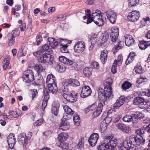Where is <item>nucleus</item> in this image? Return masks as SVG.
<instances>
[{"instance_id": "44", "label": "nucleus", "mask_w": 150, "mask_h": 150, "mask_svg": "<svg viewBox=\"0 0 150 150\" xmlns=\"http://www.w3.org/2000/svg\"><path fill=\"white\" fill-rule=\"evenodd\" d=\"M67 100L71 103H74L76 101V98L74 97L72 93H69L68 95Z\"/></svg>"}, {"instance_id": "23", "label": "nucleus", "mask_w": 150, "mask_h": 150, "mask_svg": "<svg viewBox=\"0 0 150 150\" xmlns=\"http://www.w3.org/2000/svg\"><path fill=\"white\" fill-rule=\"evenodd\" d=\"M59 60L61 62L68 65H72L74 62L64 56H60L59 57Z\"/></svg>"}, {"instance_id": "13", "label": "nucleus", "mask_w": 150, "mask_h": 150, "mask_svg": "<svg viewBox=\"0 0 150 150\" xmlns=\"http://www.w3.org/2000/svg\"><path fill=\"white\" fill-rule=\"evenodd\" d=\"M128 99L127 97L124 96H120L117 99L116 102L114 104L113 107L114 108H117L124 103Z\"/></svg>"}, {"instance_id": "55", "label": "nucleus", "mask_w": 150, "mask_h": 150, "mask_svg": "<svg viewBox=\"0 0 150 150\" xmlns=\"http://www.w3.org/2000/svg\"><path fill=\"white\" fill-rule=\"evenodd\" d=\"M112 120V119L111 117H106L104 119V120L103 121L108 125L109 123Z\"/></svg>"}, {"instance_id": "20", "label": "nucleus", "mask_w": 150, "mask_h": 150, "mask_svg": "<svg viewBox=\"0 0 150 150\" xmlns=\"http://www.w3.org/2000/svg\"><path fill=\"white\" fill-rule=\"evenodd\" d=\"M56 78L53 75L51 74L47 76L46 81L47 85L56 83Z\"/></svg>"}, {"instance_id": "17", "label": "nucleus", "mask_w": 150, "mask_h": 150, "mask_svg": "<svg viewBox=\"0 0 150 150\" xmlns=\"http://www.w3.org/2000/svg\"><path fill=\"white\" fill-rule=\"evenodd\" d=\"M125 41L126 45L129 47L134 45L135 43V40L132 36L129 35L125 36Z\"/></svg>"}, {"instance_id": "31", "label": "nucleus", "mask_w": 150, "mask_h": 150, "mask_svg": "<svg viewBox=\"0 0 150 150\" xmlns=\"http://www.w3.org/2000/svg\"><path fill=\"white\" fill-rule=\"evenodd\" d=\"M48 44H49L51 48H54L58 44L57 42L53 38H49L48 39Z\"/></svg>"}, {"instance_id": "34", "label": "nucleus", "mask_w": 150, "mask_h": 150, "mask_svg": "<svg viewBox=\"0 0 150 150\" xmlns=\"http://www.w3.org/2000/svg\"><path fill=\"white\" fill-rule=\"evenodd\" d=\"M119 28L117 27H115L112 29L110 36L115 37V38H117L119 35Z\"/></svg>"}, {"instance_id": "11", "label": "nucleus", "mask_w": 150, "mask_h": 150, "mask_svg": "<svg viewBox=\"0 0 150 150\" xmlns=\"http://www.w3.org/2000/svg\"><path fill=\"white\" fill-rule=\"evenodd\" d=\"M91 93V90L88 86H85L82 87L81 96L84 98L90 96Z\"/></svg>"}, {"instance_id": "50", "label": "nucleus", "mask_w": 150, "mask_h": 150, "mask_svg": "<svg viewBox=\"0 0 150 150\" xmlns=\"http://www.w3.org/2000/svg\"><path fill=\"white\" fill-rule=\"evenodd\" d=\"M144 109H146V110L148 112H150V101L146 102V100L144 102Z\"/></svg>"}, {"instance_id": "33", "label": "nucleus", "mask_w": 150, "mask_h": 150, "mask_svg": "<svg viewBox=\"0 0 150 150\" xmlns=\"http://www.w3.org/2000/svg\"><path fill=\"white\" fill-rule=\"evenodd\" d=\"M67 138L68 135L65 133H62L58 135V140L59 141L61 142L66 140Z\"/></svg>"}, {"instance_id": "42", "label": "nucleus", "mask_w": 150, "mask_h": 150, "mask_svg": "<svg viewBox=\"0 0 150 150\" xmlns=\"http://www.w3.org/2000/svg\"><path fill=\"white\" fill-rule=\"evenodd\" d=\"M132 86V84L127 81L125 82L122 85V88L124 90H126L129 89Z\"/></svg>"}, {"instance_id": "24", "label": "nucleus", "mask_w": 150, "mask_h": 150, "mask_svg": "<svg viewBox=\"0 0 150 150\" xmlns=\"http://www.w3.org/2000/svg\"><path fill=\"white\" fill-rule=\"evenodd\" d=\"M59 104L58 103H54L52 107L51 111L52 113L55 115L57 116L58 114Z\"/></svg>"}, {"instance_id": "1", "label": "nucleus", "mask_w": 150, "mask_h": 150, "mask_svg": "<svg viewBox=\"0 0 150 150\" xmlns=\"http://www.w3.org/2000/svg\"><path fill=\"white\" fill-rule=\"evenodd\" d=\"M52 52L48 45L42 46L37 51L33 53V55L38 57V60L41 63H48L50 64H53L54 61L53 57L50 54Z\"/></svg>"}, {"instance_id": "59", "label": "nucleus", "mask_w": 150, "mask_h": 150, "mask_svg": "<svg viewBox=\"0 0 150 150\" xmlns=\"http://www.w3.org/2000/svg\"><path fill=\"white\" fill-rule=\"evenodd\" d=\"M147 81V79L146 78L141 77L137 80V82L141 83L144 82H146Z\"/></svg>"}, {"instance_id": "38", "label": "nucleus", "mask_w": 150, "mask_h": 150, "mask_svg": "<svg viewBox=\"0 0 150 150\" xmlns=\"http://www.w3.org/2000/svg\"><path fill=\"white\" fill-rule=\"evenodd\" d=\"M147 41H142L139 44V46L140 49L142 50L145 49L148 47V45Z\"/></svg>"}, {"instance_id": "27", "label": "nucleus", "mask_w": 150, "mask_h": 150, "mask_svg": "<svg viewBox=\"0 0 150 150\" xmlns=\"http://www.w3.org/2000/svg\"><path fill=\"white\" fill-rule=\"evenodd\" d=\"M108 51L106 50H104L101 52L100 59L102 62L104 64L107 61Z\"/></svg>"}, {"instance_id": "18", "label": "nucleus", "mask_w": 150, "mask_h": 150, "mask_svg": "<svg viewBox=\"0 0 150 150\" xmlns=\"http://www.w3.org/2000/svg\"><path fill=\"white\" fill-rule=\"evenodd\" d=\"M64 117L65 116L64 115L63 118L62 120V122L59 127V129L62 131H65L68 130L69 128V123L66 120H64V119H66Z\"/></svg>"}, {"instance_id": "10", "label": "nucleus", "mask_w": 150, "mask_h": 150, "mask_svg": "<svg viewBox=\"0 0 150 150\" xmlns=\"http://www.w3.org/2000/svg\"><path fill=\"white\" fill-rule=\"evenodd\" d=\"M19 32L17 30H13L9 33L8 36L9 37L8 40L9 45L11 46L14 44L15 42V37L18 34H19Z\"/></svg>"}, {"instance_id": "46", "label": "nucleus", "mask_w": 150, "mask_h": 150, "mask_svg": "<svg viewBox=\"0 0 150 150\" xmlns=\"http://www.w3.org/2000/svg\"><path fill=\"white\" fill-rule=\"evenodd\" d=\"M133 71L135 72L136 73L140 74L142 72V67L141 66L137 65L134 69Z\"/></svg>"}, {"instance_id": "19", "label": "nucleus", "mask_w": 150, "mask_h": 150, "mask_svg": "<svg viewBox=\"0 0 150 150\" xmlns=\"http://www.w3.org/2000/svg\"><path fill=\"white\" fill-rule=\"evenodd\" d=\"M104 106L105 105H103L101 103H99L96 110L93 113L92 115L93 117L96 118L100 114Z\"/></svg>"}, {"instance_id": "8", "label": "nucleus", "mask_w": 150, "mask_h": 150, "mask_svg": "<svg viewBox=\"0 0 150 150\" xmlns=\"http://www.w3.org/2000/svg\"><path fill=\"white\" fill-rule=\"evenodd\" d=\"M140 16V14L139 11H134L129 13L127 16V19L130 21L135 22L138 20Z\"/></svg>"}, {"instance_id": "39", "label": "nucleus", "mask_w": 150, "mask_h": 150, "mask_svg": "<svg viewBox=\"0 0 150 150\" xmlns=\"http://www.w3.org/2000/svg\"><path fill=\"white\" fill-rule=\"evenodd\" d=\"M73 121L74 124L77 126H79L80 124V119L78 115H74L73 117Z\"/></svg>"}, {"instance_id": "48", "label": "nucleus", "mask_w": 150, "mask_h": 150, "mask_svg": "<svg viewBox=\"0 0 150 150\" xmlns=\"http://www.w3.org/2000/svg\"><path fill=\"white\" fill-rule=\"evenodd\" d=\"M62 46L60 47V50L63 53H66L68 52L67 47L68 46L65 45H61Z\"/></svg>"}, {"instance_id": "45", "label": "nucleus", "mask_w": 150, "mask_h": 150, "mask_svg": "<svg viewBox=\"0 0 150 150\" xmlns=\"http://www.w3.org/2000/svg\"><path fill=\"white\" fill-rule=\"evenodd\" d=\"M129 3L131 6H135L136 4H141L140 0H129Z\"/></svg>"}, {"instance_id": "35", "label": "nucleus", "mask_w": 150, "mask_h": 150, "mask_svg": "<svg viewBox=\"0 0 150 150\" xmlns=\"http://www.w3.org/2000/svg\"><path fill=\"white\" fill-rule=\"evenodd\" d=\"M83 140L84 138L83 137H81L78 140L77 147L79 150H82L83 148L84 145Z\"/></svg>"}, {"instance_id": "9", "label": "nucleus", "mask_w": 150, "mask_h": 150, "mask_svg": "<svg viewBox=\"0 0 150 150\" xmlns=\"http://www.w3.org/2000/svg\"><path fill=\"white\" fill-rule=\"evenodd\" d=\"M145 99L142 97L138 96L134 98L133 103L135 105H139V107L141 109H144V102Z\"/></svg>"}, {"instance_id": "5", "label": "nucleus", "mask_w": 150, "mask_h": 150, "mask_svg": "<svg viewBox=\"0 0 150 150\" xmlns=\"http://www.w3.org/2000/svg\"><path fill=\"white\" fill-rule=\"evenodd\" d=\"M131 136H132L135 139V142H136L137 144L132 146L131 147L128 148V150H137V149H138L137 148H136V146H138L140 145H143L144 144L145 140L142 137L140 138L138 137L137 136L134 135H132Z\"/></svg>"}, {"instance_id": "21", "label": "nucleus", "mask_w": 150, "mask_h": 150, "mask_svg": "<svg viewBox=\"0 0 150 150\" xmlns=\"http://www.w3.org/2000/svg\"><path fill=\"white\" fill-rule=\"evenodd\" d=\"M118 129L126 133H130L131 130L129 127L122 124H119L117 126Z\"/></svg>"}, {"instance_id": "36", "label": "nucleus", "mask_w": 150, "mask_h": 150, "mask_svg": "<svg viewBox=\"0 0 150 150\" xmlns=\"http://www.w3.org/2000/svg\"><path fill=\"white\" fill-rule=\"evenodd\" d=\"M64 112L67 114L73 115L74 112V111L72 110L68 105H65L63 107Z\"/></svg>"}, {"instance_id": "54", "label": "nucleus", "mask_w": 150, "mask_h": 150, "mask_svg": "<svg viewBox=\"0 0 150 150\" xmlns=\"http://www.w3.org/2000/svg\"><path fill=\"white\" fill-rule=\"evenodd\" d=\"M97 38L96 35H94L91 38L90 41L91 44L95 45L96 43L97 40Z\"/></svg>"}, {"instance_id": "4", "label": "nucleus", "mask_w": 150, "mask_h": 150, "mask_svg": "<svg viewBox=\"0 0 150 150\" xmlns=\"http://www.w3.org/2000/svg\"><path fill=\"white\" fill-rule=\"evenodd\" d=\"M102 143L107 144V147L108 149L114 150L117 144V139L113 137L112 135L105 137L103 138Z\"/></svg>"}, {"instance_id": "57", "label": "nucleus", "mask_w": 150, "mask_h": 150, "mask_svg": "<svg viewBox=\"0 0 150 150\" xmlns=\"http://www.w3.org/2000/svg\"><path fill=\"white\" fill-rule=\"evenodd\" d=\"M26 54V53L23 52V49L22 48H21L19 49L17 55H19L20 57H22L25 56Z\"/></svg>"}, {"instance_id": "64", "label": "nucleus", "mask_w": 150, "mask_h": 150, "mask_svg": "<svg viewBox=\"0 0 150 150\" xmlns=\"http://www.w3.org/2000/svg\"><path fill=\"white\" fill-rule=\"evenodd\" d=\"M42 123V122L41 120H38L35 123H33L34 126H38L41 125Z\"/></svg>"}, {"instance_id": "30", "label": "nucleus", "mask_w": 150, "mask_h": 150, "mask_svg": "<svg viewBox=\"0 0 150 150\" xmlns=\"http://www.w3.org/2000/svg\"><path fill=\"white\" fill-rule=\"evenodd\" d=\"M123 121L126 122H130L132 121L133 123L134 122V118L133 117V115H125L122 118Z\"/></svg>"}, {"instance_id": "58", "label": "nucleus", "mask_w": 150, "mask_h": 150, "mask_svg": "<svg viewBox=\"0 0 150 150\" xmlns=\"http://www.w3.org/2000/svg\"><path fill=\"white\" fill-rule=\"evenodd\" d=\"M42 37L41 35H38L36 38V40L37 42V45H39L40 43V40H42Z\"/></svg>"}, {"instance_id": "61", "label": "nucleus", "mask_w": 150, "mask_h": 150, "mask_svg": "<svg viewBox=\"0 0 150 150\" xmlns=\"http://www.w3.org/2000/svg\"><path fill=\"white\" fill-rule=\"evenodd\" d=\"M38 92L35 89H33L32 92V97L33 99L34 100V98H35L36 96L37 95Z\"/></svg>"}, {"instance_id": "2", "label": "nucleus", "mask_w": 150, "mask_h": 150, "mask_svg": "<svg viewBox=\"0 0 150 150\" xmlns=\"http://www.w3.org/2000/svg\"><path fill=\"white\" fill-rule=\"evenodd\" d=\"M112 82V80L110 78H108L104 83L105 90L101 88H99L98 89V93L100 103H101L104 105H105V102L112 94L111 85Z\"/></svg>"}, {"instance_id": "25", "label": "nucleus", "mask_w": 150, "mask_h": 150, "mask_svg": "<svg viewBox=\"0 0 150 150\" xmlns=\"http://www.w3.org/2000/svg\"><path fill=\"white\" fill-rule=\"evenodd\" d=\"M93 22L95 24L99 26H103L104 23V21L102 18V16H98V17L96 16V17L93 19Z\"/></svg>"}, {"instance_id": "63", "label": "nucleus", "mask_w": 150, "mask_h": 150, "mask_svg": "<svg viewBox=\"0 0 150 150\" xmlns=\"http://www.w3.org/2000/svg\"><path fill=\"white\" fill-rule=\"evenodd\" d=\"M120 118V116L117 115H115L113 117L114 120V122H118Z\"/></svg>"}, {"instance_id": "16", "label": "nucleus", "mask_w": 150, "mask_h": 150, "mask_svg": "<svg viewBox=\"0 0 150 150\" xmlns=\"http://www.w3.org/2000/svg\"><path fill=\"white\" fill-rule=\"evenodd\" d=\"M107 19L109 20L111 23H114L116 20L117 16L115 13L112 11H109L106 13V14Z\"/></svg>"}, {"instance_id": "37", "label": "nucleus", "mask_w": 150, "mask_h": 150, "mask_svg": "<svg viewBox=\"0 0 150 150\" xmlns=\"http://www.w3.org/2000/svg\"><path fill=\"white\" fill-rule=\"evenodd\" d=\"M34 68L35 71L38 73L45 71V69L41 64H36L35 65Z\"/></svg>"}, {"instance_id": "47", "label": "nucleus", "mask_w": 150, "mask_h": 150, "mask_svg": "<svg viewBox=\"0 0 150 150\" xmlns=\"http://www.w3.org/2000/svg\"><path fill=\"white\" fill-rule=\"evenodd\" d=\"M145 131H146V130L144 129H137L136 131V133L137 134L139 135V137H138L137 136V137L138 138H140L141 137L143 138V137L141 136V135L144 134Z\"/></svg>"}, {"instance_id": "49", "label": "nucleus", "mask_w": 150, "mask_h": 150, "mask_svg": "<svg viewBox=\"0 0 150 150\" xmlns=\"http://www.w3.org/2000/svg\"><path fill=\"white\" fill-rule=\"evenodd\" d=\"M133 117L134 118V120L139 119L141 118L142 117L143 115L142 113L139 112H137L135 114H132Z\"/></svg>"}, {"instance_id": "15", "label": "nucleus", "mask_w": 150, "mask_h": 150, "mask_svg": "<svg viewBox=\"0 0 150 150\" xmlns=\"http://www.w3.org/2000/svg\"><path fill=\"white\" fill-rule=\"evenodd\" d=\"M84 49V42L83 41H78L74 46V50L75 52L80 53L82 52Z\"/></svg>"}, {"instance_id": "62", "label": "nucleus", "mask_w": 150, "mask_h": 150, "mask_svg": "<svg viewBox=\"0 0 150 150\" xmlns=\"http://www.w3.org/2000/svg\"><path fill=\"white\" fill-rule=\"evenodd\" d=\"M47 102L46 101H44L43 100L42 104V109L43 111L44 110L45 108H46V107L47 105Z\"/></svg>"}, {"instance_id": "40", "label": "nucleus", "mask_w": 150, "mask_h": 150, "mask_svg": "<svg viewBox=\"0 0 150 150\" xmlns=\"http://www.w3.org/2000/svg\"><path fill=\"white\" fill-rule=\"evenodd\" d=\"M108 125L102 121L100 125V131L101 133L104 132L106 129Z\"/></svg>"}, {"instance_id": "3", "label": "nucleus", "mask_w": 150, "mask_h": 150, "mask_svg": "<svg viewBox=\"0 0 150 150\" xmlns=\"http://www.w3.org/2000/svg\"><path fill=\"white\" fill-rule=\"evenodd\" d=\"M132 136H129L126 138L125 141L119 145L118 150H128L129 147L137 144L135 140Z\"/></svg>"}, {"instance_id": "22", "label": "nucleus", "mask_w": 150, "mask_h": 150, "mask_svg": "<svg viewBox=\"0 0 150 150\" xmlns=\"http://www.w3.org/2000/svg\"><path fill=\"white\" fill-rule=\"evenodd\" d=\"M18 140L20 143L23 144L24 149V146H26L28 144V139L26 135H20L18 137Z\"/></svg>"}, {"instance_id": "56", "label": "nucleus", "mask_w": 150, "mask_h": 150, "mask_svg": "<svg viewBox=\"0 0 150 150\" xmlns=\"http://www.w3.org/2000/svg\"><path fill=\"white\" fill-rule=\"evenodd\" d=\"M91 68L93 67L96 69H98L99 68V64L97 62H94L91 63Z\"/></svg>"}, {"instance_id": "51", "label": "nucleus", "mask_w": 150, "mask_h": 150, "mask_svg": "<svg viewBox=\"0 0 150 150\" xmlns=\"http://www.w3.org/2000/svg\"><path fill=\"white\" fill-rule=\"evenodd\" d=\"M109 36L108 34V33L104 34L101 39V42L102 44H103L106 42Z\"/></svg>"}, {"instance_id": "41", "label": "nucleus", "mask_w": 150, "mask_h": 150, "mask_svg": "<svg viewBox=\"0 0 150 150\" xmlns=\"http://www.w3.org/2000/svg\"><path fill=\"white\" fill-rule=\"evenodd\" d=\"M9 63L10 61L6 59L4 60L3 62V67L4 69L6 70L10 69V67L9 66Z\"/></svg>"}, {"instance_id": "52", "label": "nucleus", "mask_w": 150, "mask_h": 150, "mask_svg": "<svg viewBox=\"0 0 150 150\" xmlns=\"http://www.w3.org/2000/svg\"><path fill=\"white\" fill-rule=\"evenodd\" d=\"M46 89H44V94L43 96H44L43 100L46 101H48V100L49 98V96L48 95V91H46V93H45V91H46Z\"/></svg>"}, {"instance_id": "7", "label": "nucleus", "mask_w": 150, "mask_h": 150, "mask_svg": "<svg viewBox=\"0 0 150 150\" xmlns=\"http://www.w3.org/2000/svg\"><path fill=\"white\" fill-rule=\"evenodd\" d=\"M122 62V54H119L116 59L114 61L112 67L111 71L113 74H115L116 72L117 65L120 66Z\"/></svg>"}, {"instance_id": "12", "label": "nucleus", "mask_w": 150, "mask_h": 150, "mask_svg": "<svg viewBox=\"0 0 150 150\" xmlns=\"http://www.w3.org/2000/svg\"><path fill=\"white\" fill-rule=\"evenodd\" d=\"M7 142L9 147L11 149H13L16 142L14 134L11 133L8 135L7 138Z\"/></svg>"}, {"instance_id": "43", "label": "nucleus", "mask_w": 150, "mask_h": 150, "mask_svg": "<svg viewBox=\"0 0 150 150\" xmlns=\"http://www.w3.org/2000/svg\"><path fill=\"white\" fill-rule=\"evenodd\" d=\"M135 56V55L134 54H132L131 53H130L129 54L128 57L125 62V63L126 65H128L130 63L132 62L134 60V57Z\"/></svg>"}, {"instance_id": "29", "label": "nucleus", "mask_w": 150, "mask_h": 150, "mask_svg": "<svg viewBox=\"0 0 150 150\" xmlns=\"http://www.w3.org/2000/svg\"><path fill=\"white\" fill-rule=\"evenodd\" d=\"M9 115L7 116L8 118L11 117L18 118L20 115V113L18 111L10 110L8 112Z\"/></svg>"}, {"instance_id": "32", "label": "nucleus", "mask_w": 150, "mask_h": 150, "mask_svg": "<svg viewBox=\"0 0 150 150\" xmlns=\"http://www.w3.org/2000/svg\"><path fill=\"white\" fill-rule=\"evenodd\" d=\"M67 82L68 84H70L72 86L74 87L79 86L80 85L79 81L76 79H69L68 80Z\"/></svg>"}, {"instance_id": "26", "label": "nucleus", "mask_w": 150, "mask_h": 150, "mask_svg": "<svg viewBox=\"0 0 150 150\" xmlns=\"http://www.w3.org/2000/svg\"><path fill=\"white\" fill-rule=\"evenodd\" d=\"M48 88L49 92L52 93H57L58 91V88L57 86V83L54 84H50L47 85Z\"/></svg>"}, {"instance_id": "14", "label": "nucleus", "mask_w": 150, "mask_h": 150, "mask_svg": "<svg viewBox=\"0 0 150 150\" xmlns=\"http://www.w3.org/2000/svg\"><path fill=\"white\" fill-rule=\"evenodd\" d=\"M99 138L97 133H93L91 135L88 139V142L91 146H94L97 143Z\"/></svg>"}, {"instance_id": "28", "label": "nucleus", "mask_w": 150, "mask_h": 150, "mask_svg": "<svg viewBox=\"0 0 150 150\" xmlns=\"http://www.w3.org/2000/svg\"><path fill=\"white\" fill-rule=\"evenodd\" d=\"M92 70L93 69L91 67H86L83 69V74L85 76L88 77L91 75Z\"/></svg>"}, {"instance_id": "60", "label": "nucleus", "mask_w": 150, "mask_h": 150, "mask_svg": "<svg viewBox=\"0 0 150 150\" xmlns=\"http://www.w3.org/2000/svg\"><path fill=\"white\" fill-rule=\"evenodd\" d=\"M120 49L119 46L117 44H116L112 48V51L114 54L115 52H117Z\"/></svg>"}, {"instance_id": "53", "label": "nucleus", "mask_w": 150, "mask_h": 150, "mask_svg": "<svg viewBox=\"0 0 150 150\" xmlns=\"http://www.w3.org/2000/svg\"><path fill=\"white\" fill-rule=\"evenodd\" d=\"M106 146L107 144H103L99 145L98 148V150H107L108 148Z\"/></svg>"}, {"instance_id": "6", "label": "nucleus", "mask_w": 150, "mask_h": 150, "mask_svg": "<svg viewBox=\"0 0 150 150\" xmlns=\"http://www.w3.org/2000/svg\"><path fill=\"white\" fill-rule=\"evenodd\" d=\"M23 81L25 82L30 83L34 80V76L32 71L28 70L25 71L23 76Z\"/></svg>"}]
</instances>
